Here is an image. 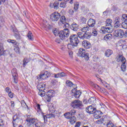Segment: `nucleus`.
I'll return each mask as SVG.
<instances>
[{
	"label": "nucleus",
	"instance_id": "1",
	"mask_svg": "<svg viewBox=\"0 0 127 127\" xmlns=\"http://www.w3.org/2000/svg\"><path fill=\"white\" fill-rule=\"evenodd\" d=\"M70 105L73 109H78V110L83 109V103H82V101H80L79 99L73 101L71 103Z\"/></svg>",
	"mask_w": 127,
	"mask_h": 127
},
{
	"label": "nucleus",
	"instance_id": "2",
	"mask_svg": "<svg viewBox=\"0 0 127 127\" xmlns=\"http://www.w3.org/2000/svg\"><path fill=\"white\" fill-rule=\"evenodd\" d=\"M69 41L71 44L72 45V46L77 47L78 44L80 43V41H79V37H78L77 35L75 34H72L70 36Z\"/></svg>",
	"mask_w": 127,
	"mask_h": 127
},
{
	"label": "nucleus",
	"instance_id": "3",
	"mask_svg": "<svg viewBox=\"0 0 127 127\" xmlns=\"http://www.w3.org/2000/svg\"><path fill=\"white\" fill-rule=\"evenodd\" d=\"M78 55L79 57L84 58L86 61H88L89 59V54L86 53V50L83 48H81L79 49Z\"/></svg>",
	"mask_w": 127,
	"mask_h": 127
},
{
	"label": "nucleus",
	"instance_id": "4",
	"mask_svg": "<svg viewBox=\"0 0 127 127\" xmlns=\"http://www.w3.org/2000/svg\"><path fill=\"white\" fill-rule=\"evenodd\" d=\"M69 34H70V31L68 28L64 29L63 31H61L59 32V37L63 40V39H65V37H68L69 36Z\"/></svg>",
	"mask_w": 127,
	"mask_h": 127
},
{
	"label": "nucleus",
	"instance_id": "5",
	"mask_svg": "<svg viewBox=\"0 0 127 127\" xmlns=\"http://www.w3.org/2000/svg\"><path fill=\"white\" fill-rule=\"evenodd\" d=\"M45 86L46 85L43 83H40L37 85V88L39 91L38 94L41 97H44L45 96V91H44Z\"/></svg>",
	"mask_w": 127,
	"mask_h": 127
},
{
	"label": "nucleus",
	"instance_id": "6",
	"mask_svg": "<svg viewBox=\"0 0 127 127\" xmlns=\"http://www.w3.org/2000/svg\"><path fill=\"white\" fill-rule=\"evenodd\" d=\"M114 35L119 38H123V37H125V38H127V37H126V32L121 29H118L116 30Z\"/></svg>",
	"mask_w": 127,
	"mask_h": 127
},
{
	"label": "nucleus",
	"instance_id": "7",
	"mask_svg": "<svg viewBox=\"0 0 127 127\" xmlns=\"http://www.w3.org/2000/svg\"><path fill=\"white\" fill-rule=\"evenodd\" d=\"M100 33H103V34H106V33H111L113 32V28L112 27H106L103 26L101 28Z\"/></svg>",
	"mask_w": 127,
	"mask_h": 127
},
{
	"label": "nucleus",
	"instance_id": "8",
	"mask_svg": "<svg viewBox=\"0 0 127 127\" xmlns=\"http://www.w3.org/2000/svg\"><path fill=\"white\" fill-rule=\"evenodd\" d=\"M60 13L58 12H54L50 15V18L52 21H58L60 19Z\"/></svg>",
	"mask_w": 127,
	"mask_h": 127
},
{
	"label": "nucleus",
	"instance_id": "9",
	"mask_svg": "<svg viewBox=\"0 0 127 127\" xmlns=\"http://www.w3.org/2000/svg\"><path fill=\"white\" fill-rule=\"evenodd\" d=\"M50 73L48 72L47 71H44V73H40V74L38 75L37 76V79L38 80H46L47 78L50 77Z\"/></svg>",
	"mask_w": 127,
	"mask_h": 127
},
{
	"label": "nucleus",
	"instance_id": "10",
	"mask_svg": "<svg viewBox=\"0 0 127 127\" xmlns=\"http://www.w3.org/2000/svg\"><path fill=\"white\" fill-rule=\"evenodd\" d=\"M76 115V110H71L70 112H67V113H65L64 116V117H65L66 119H67V120H69L70 119V118H71V117H72V116H73V117H74V116Z\"/></svg>",
	"mask_w": 127,
	"mask_h": 127
},
{
	"label": "nucleus",
	"instance_id": "11",
	"mask_svg": "<svg viewBox=\"0 0 127 127\" xmlns=\"http://www.w3.org/2000/svg\"><path fill=\"white\" fill-rule=\"evenodd\" d=\"M96 111H97V109L96 108L93 107V106L91 105L89 106L86 108V113H88V114H95L96 112Z\"/></svg>",
	"mask_w": 127,
	"mask_h": 127
},
{
	"label": "nucleus",
	"instance_id": "12",
	"mask_svg": "<svg viewBox=\"0 0 127 127\" xmlns=\"http://www.w3.org/2000/svg\"><path fill=\"white\" fill-rule=\"evenodd\" d=\"M82 46L85 48V49H90L92 47L91 43L88 41H83L82 42Z\"/></svg>",
	"mask_w": 127,
	"mask_h": 127
},
{
	"label": "nucleus",
	"instance_id": "13",
	"mask_svg": "<svg viewBox=\"0 0 127 127\" xmlns=\"http://www.w3.org/2000/svg\"><path fill=\"white\" fill-rule=\"evenodd\" d=\"M117 62H121L122 63H126L127 60H126V58L123 56L122 55H119L117 57Z\"/></svg>",
	"mask_w": 127,
	"mask_h": 127
},
{
	"label": "nucleus",
	"instance_id": "14",
	"mask_svg": "<svg viewBox=\"0 0 127 127\" xmlns=\"http://www.w3.org/2000/svg\"><path fill=\"white\" fill-rule=\"evenodd\" d=\"M114 22L115 28H119L121 26V19L119 17L115 18Z\"/></svg>",
	"mask_w": 127,
	"mask_h": 127
},
{
	"label": "nucleus",
	"instance_id": "15",
	"mask_svg": "<svg viewBox=\"0 0 127 127\" xmlns=\"http://www.w3.org/2000/svg\"><path fill=\"white\" fill-rule=\"evenodd\" d=\"M87 24L89 27H94L95 24H96V20L90 18L87 22Z\"/></svg>",
	"mask_w": 127,
	"mask_h": 127
},
{
	"label": "nucleus",
	"instance_id": "16",
	"mask_svg": "<svg viewBox=\"0 0 127 127\" xmlns=\"http://www.w3.org/2000/svg\"><path fill=\"white\" fill-rule=\"evenodd\" d=\"M11 73L12 74L14 83H17V78H16V76H17V71H16V68H13L11 70Z\"/></svg>",
	"mask_w": 127,
	"mask_h": 127
},
{
	"label": "nucleus",
	"instance_id": "17",
	"mask_svg": "<svg viewBox=\"0 0 127 127\" xmlns=\"http://www.w3.org/2000/svg\"><path fill=\"white\" fill-rule=\"evenodd\" d=\"M47 95L49 97V99H48V102L49 103L51 101V98L54 97V92L53 90H50L47 93Z\"/></svg>",
	"mask_w": 127,
	"mask_h": 127
},
{
	"label": "nucleus",
	"instance_id": "18",
	"mask_svg": "<svg viewBox=\"0 0 127 127\" xmlns=\"http://www.w3.org/2000/svg\"><path fill=\"white\" fill-rule=\"evenodd\" d=\"M70 28L73 31H77L79 29V25H77L76 23H73L70 26Z\"/></svg>",
	"mask_w": 127,
	"mask_h": 127
},
{
	"label": "nucleus",
	"instance_id": "19",
	"mask_svg": "<svg viewBox=\"0 0 127 127\" xmlns=\"http://www.w3.org/2000/svg\"><path fill=\"white\" fill-rule=\"evenodd\" d=\"M94 114V118H95V119H100V118H101V115H102V114H103V113H102V112L100 111H96L95 112Z\"/></svg>",
	"mask_w": 127,
	"mask_h": 127
},
{
	"label": "nucleus",
	"instance_id": "20",
	"mask_svg": "<svg viewBox=\"0 0 127 127\" xmlns=\"http://www.w3.org/2000/svg\"><path fill=\"white\" fill-rule=\"evenodd\" d=\"M12 31H13V32H14V37H15V38L16 39H17L18 40L20 39V35H19V33L18 32L17 30L13 29Z\"/></svg>",
	"mask_w": 127,
	"mask_h": 127
},
{
	"label": "nucleus",
	"instance_id": "21",
	"mask_svg": "<svg viewBox=\"0 0 127 127\" xmlns=\"http://www.w3.org/2000/svg\"><path fill=\"white\" fill-rule=\"evenodd\" d=\"M81 94H82V92H81L80 90L76 91L75 93H73V96L76 99H79L80 98V96H81Z\"/></svg>",
	"mask_w": 127,
	"mask_h": 127
},
{
	"label": "nucleus",
	"instance_id": "22",
	"mask_svg": "<svg viewBox=\"0 0 127 127\" xmlns=\"http://www.w3.org/2000/svg\"><path fill=\"white\" fill-rule=\"evenodd\" d=\"M88 103H89V104H91L92 105H93V104H95V103H96V97H91L88 100Z\"/></svg>",
	"mask_w": 127,
	"mask_h": 127
},
{
	"label": "nucleus",
	"instance_id": "23",
	"mask_svg": "<svg viewBox=\"0 0 127 127\" xmlns=\"http://www.w3.org/2000/svg\"><path fill=\"white\" fill-rule=\"evenodd\" d=\"M113 20H112V19H108L106 20V27H112V22Z\"/></svg>",
	"mask_w": 127,
	"mask_h": 127
},
{
	"label": "nucleus",
	"instance_id": "24",
	"mask_svg": "<svg viewBox=\"0 0 127 127\" xmlns=\"http://www.w3.org/2000/svg\"><path fill=\"white\" fill-rule=\"evenodd\" d=\"M112 54H113V51L111 50H107L105 53V55L107 57H110V56L112 55Z\"/></svg>",
	"mask_w": 127,
	"mask_h": 127
},
{
	"label": "nucleus",
	"instance_id": "25",
	"mask_svg": "<svg viewBox=\"0 0 127 127\" xmlns=\"http://www.w3.org/2000/svg\"><path fill=\"white\" fill-rule=\"evenodd\" d=\"M69 119V122L71 125H73V124H75V123H76V117H75V116L70 117Z\"/></svg>",
	"mask_w": 127,
	"mask_h": 127
},
{
	"label": "nucleus",
	"instance_id": "26",
	"mask_svg": "<svg viewBox=\"0 0 127 127\" xmlns=\"http://www.w3.org/2000/svg\"><path fill=\"white\" fill-rule=\"evenodd\" d=\"M60 22H62L63 24H65L66 23V17L65 16H62L61 17L60 19Z\"/></svg>",
	"mask_w": 127,
	"mask_h": 127
},
{
	"label": "nucleus",
	"instance_id": "27",
	"mask_svg": "<svg viewBox=\"0 0 127 127\" xmlns=\"http://www.w3.org/2000/svg\"><path fill=\"white\" fill-rule=\"evenodd\" d=\"M14 50L15 52H16V53H17L18 54H19V53H20V49L18 47V44L14 46Z\"/></svg>",
	"mask_w": 127,
	"mask_h": 127
},
{
	"label": "nucleus",
	"instance_id": "28",
	"mask_svg": "<svg viewBox=\"0 0 127 127\" xmlns=\"http://www.w3.org/2000/svg\"><path fill=\"white\" fill-rule=\"evenodd\" d=\"M91 34L87 33H84L83 35V39H89L91 38Z\"/></svg>",
	"mask_w": 127,
	"mask_h": 127
},
{
	"label": "nucleus",
	"instance_id": "29",
	"mask_svg": "<svg viewBox=\"0 0 127 127\" xmlns=\"http://www.w3.org/2000/svg\"><path fill=\"white\" fill-rule=\"evenodd\" d=\"M27 37L28 38L29 40H31L32 41H33V35H32V33H31V31H29L27 35Z\"/></svg>",
	"mask_w": 127,
	"mask_h": 127
},
{
	"label": "nucleus",
	"instance_id": "30",
	"mask_svg": "<svg viewBox=\"0 0 127 127\" xmlns=\"http://www.w3.org/2000/svg\"><path fill=\"white\" fill-rule=\"evenodd\" d=\"M53 7L54 8H55V9H58V8H59V2H58V1H55L54 3H53Z\"/></svg>",
	"mask_w": 127,
	"mask_h": 127
},
{
	"label": "nucleus",
	"instance_id": "31",
	"mask_svg": "<svg viewBox=\"0 0 127 127\" xmlns=\"http://www.w3.org/2000/svg\"><path fill=\"white\" fill-rule=\"evenodd\" d=\"M1 55H3V45L0 43V57Z\"/></svg>",
	"mask_w": 127,
	"mask_h": 127
},
{
	"label": "nucleus",
	"instance_id": "32",
	"mask_svg": "<svg viewBox=\"0 0 127 127\" xmlns=\"http://www.w3.org/2000/svg\"><path fill=\"white\" fill-rule=\"evenodd\" d=\"M60 7H61L62 8H65V7H67V2H62L60 4Z\"/></svg>",
	"mask_w": 127,
	"mask_h": 127
},
{
	"label": "nucleus",
	"instance_id": "33",
	"mask_svg": "<svg viewBox=\"0 0 127 127\" xmlns=\"http://www.w3.org/2000/svg\"><path fill=\"white\" fill-rule=\"evenodd\" d=\"M122 26L123 28H125V29H127V20L125 19V21L122 23Z\"/></svg>",
	"mask_w": 127,
	"mask_h": 127
},
{
	"label": "nucleus",
	"instance_id": "34",
	"mask_svg": "<svg viewBox=\"0 0 127 127\" xmlns=\"http://www.w3.org/2000/svg\"><path fill=\"white\" fill-rule=\"evenodd\" d=\"M112 37H113V35H112L111 34H108L104 36V39L105 40H108L112 39Z\"/></svg>",
	"mask_w": 127,
	"mask_h": 127
},
{
	"label": "nucleus",
	"instance_id": "35",
	"mask_svg": "<svg viewBox=\"0 0 127 127\" xmlns=\"http://www.w3.org/2000/svg\"><path fill=\"white\" fill-rule=\"evenodd\" d=\"M104 122H105V119L104 118H102L97 121L96 122V124H97V125H102V124H104Z\"/></svg>",
	"mask_w": 127,
	"mask_h": 127
},
{
	"label": "nucleus",
	"instance_id": "36",
	"mask_svg": "<svg viewBox=\"0 0 127 127\" xmlns=\"http://www.w3.org/2000/svg\"><path fill=\"white\" fill-rule=\"evenodd\" d=\"M106 127H115V126L114 125V123H112V121H109L107 123Z\"/></svg>",
	"mask_w": 127,
	"mask_h": 127
},
{
	"label": "nucleus",
	"instance_id": "37",
	"mask_svg": "<svg viewBox=\"0 0 127 127\" xmlns=\"http://www.w3.org/2000/svg\"><path fill=\"white\" fill-rule=\"evenodd\" d=\"M15 122H18V117H17V115H15L13 117L12 124L13 126H14V124H15Z\"/></svg>",
	"mask_w": 127,
	"mask_h": 127
},
{
	"label": "nucleus",
	"instance_id": "38",
	"mask_svg": "<svg viewBox=\"0 0 127 127\" xmlns=\"http://www.w3.org/2000/svg\"><path fill=\"white\" fill-rule=\"evenodd\" d=\"M89 30V27L86 26V27H84L83 28L81 29V31L82 32H84V33H87V31Z\"/></svg>",
	"mask_w": 127,
	"mask_h": 127
},
{
	"label": "nucleus",
	"instance_id": "39",
	"mask_svg": "<svg viewBox=\"0 0 127 127\" xmlns=\"http://www.w3.org/2000/svg\"><path fill=\"white\" fill-rule=\"evenodd\" d=\"M77 36H78L79 38H80V39H84V33L81 32L77 33Z\"/></svg>",
	"mask_w": 127,
	"mask_h": 127
},
{
	"label": "nucleus",
	"instance_id": "40",
	"mask_svg": "<svg viewBox=\"0 0 127 127\" xmlns=\"http://www.w3.org/2000/svg\"><path fill=\"white\" fill-rule=\"evenodd\" d=\"M92 35L93 36H97L98 35V31H97L96 28L92 29Z\"/></svg>",
	"mask_w": 127,
	"mask_h": 127
},
{
	"label": "nucleus",
	"instance_id": "41",
	"mask_svg": "<svg viewBox=\"0 0 127 127\" xmlns=\"http://www.w3.org/2000/svg\"><path fill=\"white\" fill-rule=\"evenodd\" d=\"M67 87H72L73 86V83L70 80H67L65 82Z\"/></svg>",
	"mask_w": 127,
	"mask_h": 127
},
{
	"label": "nucleus",
	"instance_id": "42",
	"mask_svg": "<svg viewBox=\"0 0 127 127\" xmlns=\"http://www.w3.org/2000/svg\"><path fill=\"white\" fill-rule=\"evenodd\" d=\"M23 62V66L24 67V66H25V65L29 62V60L27 58H25L24 59Z\"/></svg>",
	"mask_w": 127,
	"mask_h": 127
},
{
	"label": "nucleus",
	"instance_id": "43",
	"mask_svg": "<svg viewBox=\"0 0 127 127\" xmlns=\"http://www.w3.org/2000/svg\"><path fill=\"white\" fill-rule=\"evenodd\" d=\"M123 64L121 65V69L122 71H123V72L126 71V68H127V66L125 65V64H126V63H122Z\"/></svg>",
	"mask_w": 127,
	"mask_h": 127
},
{
	"label": "nucleus",
	"instance_id": "44",
	"mask_svg": "<svg viewBox=\"0 0 127 127\" xmlns=\"http://www.w3.org/2000/svg\"><path fill=\"white\" fill-rule=\"evenodd\" d=\"M78 9H79V3H74V9L75 11H77Z\"/></svg>",
	"mask_w": 127,
	"mask_h": 127
},
{
	"label": "nucleus",
	"instance_id": "45",
	"mask_svg": "<svg viewBox=\"0 0 127 127\" xmlns=\"http://www.w3.org/2000/svg\"><path fill=\"white\" fill-rule=\"evenodd\" d=\"M74 47H76V46H73L72 44H68L67 45V48L70 50V49H72V48H74Z\"/></svg>",
	"mask_w": 127,
	"mask_h": 127
},
{
	"label": "nucleus",
	"instance_id": "46",
	"mask_svg": "<svg viewBox=\"0 0 127 127\" xmlns=\"http://www.w3.org/2000/svg\"><path fill=\"white\" fill-rule=\"evenodd\" d=\"M48 119H52V118H55V115L53 114H49L47 115Z\"/></svg>",
	"mask_w": 127,
	"mask_h": 127
},
{
	"label": "nucleus",
	"instance_id": "47",
	"mask_svg": "<svg viewBox=\"0 0 127 127\" xmlns=\"http://www.w3.org/2000/svg\"><path fill=\"white\" fill-rule=\"evenodd\" d=\"M21 104L22 107H23V108H25V107H27V105H26V103H25L24 100H22L21 101Z\"/></svg>",
	"mask_w": 127,
	"mask_h": 127
},
{
	"label": "nucleus",
	"instance_id": "48",
	"mask_svg": "<svg viewBox=\"0 0 127 127\" xmlns=\"http://www.w3.org/2000/svg\"><path fill=\"white\" fill-rule=\"evenodd\" d=\"M11 43H12V44H13L15 46L18 45V43L17 42H16V41L15 40H10Z\"/></svg>",
	"mask_w": 127,
	"mask_h": 127
},
{
	"label": "nucleus",
	"instance_id": "49",
	"mask_svg": "<svg viewBox=\"0 0 127 127\" xmlns=\"http://www.w3.org/2000/svg\"><path fill=\"white\" fill-rule=\"evenodd\" d=\"M58 75H60V77H66V76H67V74H66L63 72L58 73Z\"/></svg>",
	"mask_w": 127,
	"mask_h": 127
},
{
	"label": "nucleus",
	"instance_id": "50",
	"mask_svg": "<svg viewBox=\"0 0 127 127\" xmlns=\"http://www.w3.org/2000/svg\"><path fill=\"white\" fill-rule=\"evenodd\" d=\"M81 20L82 23H86V22H87V19H86V18L84 17H81Z\"/></svg>",
	"mask_w": 127,
	"mask_h": 127
},
{
	"label": "nucleus",
	"instance_id": "51",
	"mask_svg": "<svg viewBox=\"0 0 127 127\" xmlns=\"http://www.w3.org/2000/svg\"><path fill=\"white\" fill-rule=\"evenodd\" d=\"M8 96L9 97V98H11V99H12L13 98V93L12 92H10L9 93H8Z\"/></svg>",
	"mask_w": 127,
	"mask_h": 127
},
{
	"label": "nucleus",
	"instance_id": "52",
	"mask_svg": "<svg viewBox=\"0 0 127 127\" xmlns=\"http://www.w3.org/2000/svg\"><path fill=\"white\" fill-rule=\"evenodd\" d=\"M5 92H6L8 94L9 93H10V92H11V90H10V88H9V87H7L5 89Z\"/></svg>",
	"mask_w": 127,
	"mask_h": 127
},
{
	"label": "nucleus",
	"instance_id": "53",
	"mask_svg": "<svg viewBox=\"0 0 127 127\" xmlns=\"http://www.w3.org/2000/svg\"><path fill=\"white\" fill-rule=\"evenodd\" d=\"M59 31H57V30H54L53 33L55 35V36H57L59 34Z\"/></svg>",
	"mask_w": 127,
	"mask_h": 127
},
{
	"label": "nucleus",
	"instance_id": "54",
	"mask_svg": "<svg viewBox=\"0 0 127 127\" xmlns=\"http://www.w3.org/2000/svg\"><path fill=\"white\" fill-rule=\"evenodd\" d=\"M43 117L44 122L46 123V122H47V119H48L47 115H43Z\"/></svg>",
	"mask_w": 127,
	"mask_h": 127
},
{
	"label": "nucleus",
	"instance_id": "55",
	"mask_svg": "<svg viewBox=\"0 0 127 127\" xmlns=\"http://www.w3.org/2000/svg\"><path fill=\"white\" fill-rule=\"evenodd\" d=\"M103 67H101L99 70H98V72L99 73V74H103V72H104L103 70Z\"/></svg>",
	"mask_w": 127,
	"mask_h": 127
},
{
	"label": "nucleus",
	"instance_id": "56",
	"mask_svg": "<svg viewBox=\"0 0 127 127\" xmlns=\"http://www.w3.org/2000/svg\"><path fill=\"white\" fill-rule=\"evenodd\" d=\"M100 92H101V93H102L103 94L106 93V89H105L104 88H100L99 89Z\"/></svg>",
	"mask_w": 127,
	"mask_h": 127
},
{
	"label": "nucleus",
	"instance_id": "57",
	"mask_svg": "<svg viewBox=\"0 0 127 127\" xmlns=\"http://www.w3.org/2000/svg\"><path fill=\"white\" fill-rule=\"evenodd\" d=\"M80 126H81V122H77L75 125V127H80Z\"/></svg>",
	"mask_w": 127,
	"mask_h": 127
},
{
	"label": "nucleus",
	"instance_id": "58",
	"mask_svg": "<svg viewBox=\"0 0 127 127\" xmlns=\"http://www.w3.org/2000/svg\"><path fill=\"white\" fill-rule=\"evenodd\" d=\"M69 13L70 14V15H72V14H74V10H73L72 9H69Z\"/></svg>",
	"mask_w": 127,
	"mask_h": 127
},
{
	"label": "nucleus",
	"instance_id": "59",
	"mask_svg": "<svg viewBox=\"0 0 127 127\" xmlns=\"http://www.w3.org/2000/svg\"><path fill=\"white\" fill-rule=\"evenodd\" d=\"M52 85H55V84H56V83H57V81H56V80L55 79H53L52 80V82H51Z\"/></svg>",
	"mask_w": 127,
	"mask_h": 127
},
{
	"label": "nucleus",
	"instance_id": "60",
	"mask_svg": "<svg viewBox=\"0 0 127 127\" xmlns=\"http://www.w3.org/2000/svg\"><path fill=\"white\" fill-rule=\"evenodd\" d=\"M64 25L65 27V29H66L67 28H68L69 26V23H66V22L65 23V24Z\"/></svg>",
	"mask_w": 127,
	"mask_h": 127
},
{
	"label": "nucleus",
	"instance_id": "61",
	"mask_svg": "<svg viewBox=\"0 0 127 127\" xmlns=\"http://www.w3.org/2000/svg\"><path fill=\"white\" fill-rule=\"evenodd\" d=\"M11 108H14V102L11 101Z\"/></svg>",
	"mask_w": 127,
	"mask_h": 127
},
{
	"label": "nucleus",
	"instance_id": "62",
	"mask_svg": "<svg viewBox=\"0 0 127 127\" xmlns=\"http://www.w3.org/2000/svg\"><path fill=\"white\" fill-rule=\"evenodd\" d=\"M123 42H124V41H120L119 42V46H122V47H123V48H124V46L123 45H121V43H123Z\"/></svg>",
	"mask_w": 127,
	"mask_h": 127
},
{
	"label": "nucleus",
	"instance_id": "63",
	"mask_svg": "<svg viewBox=\"0 0 127 127\" xmlns=\"http://www.w3.org/2000/svg\"><path fill=\"white\" fill-rule=\"evenodd\" d=\"M122 17H123V18H124V19H126V18H127V14H123L122 15Z\"/></svg>",
	"mask_w": 127,
	"mask_h": 127
},
{
	"label": "nucleus",
	"instance_id": "64",
	"mask_svg": "<svg viewBox=\"0 0 127 127\" xmlns=\"http://www.w3.org/2000/svg\"><path fill=\"white\" fill-rule=\"evenodd\" d=\"M54 76H55V78H59V77H60V75H58V74H55Z\"/></svg>",
	"mask_w": 127,
	"mask_h": 127
}]
</instances>
